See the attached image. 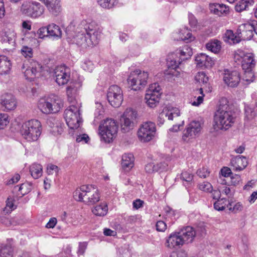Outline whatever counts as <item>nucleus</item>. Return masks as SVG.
Returning a JSON list of instances; mask_svg holds the SVG:
<instances>
[{"label":"nucleus","instance_id":"ea45409f","mask_svg":"<svg viewBox=\"0 0 257 257\" xmlns=\"http://www.w3.org/2000/svg\"><path fill=\"white\" fill-rule=\"evenodd\" d=\"M180 178L183 184L187 187L190 185L193 179V175L188 171H183L181 174Z\"/></svg>","mask_w":257,"mask_h":257},{"label":"nucleus","instance_id":"ddd939ff","mask_svg":"<svg viewBox=\"0 0 257 257\" xmlns=\"http://www.w3.org/2000/svg\"><path fill=\"white\" fill-rule=\"evenodd\" d=\"M107 98L112 106L114 107H119L123 101V94L121 89L116 85L110 86L107 91Z\"/></svg>","mask_w":257,"mask_h":257},{"label":"nucleus","instance_id":"bb28decb","mask_svg":"<svg viewBox=\"0 0 257 257\" xmlns=\"http://www.w3.org/2000/svg\"><path fill=\"white\" fill-rule=\"evenodd\" d=\"M255 65V61L253 54L247 53L244 56L241 65L244 71L252 70Z\"/></svg>","mask_w":257,"mask_h":257},{"label":"nucleus","instance_id":"c9c22d12","mask_svg":"<svg viewBox=\"0 0 257 257\" xmlns=\"http://www.w3.org/2000/svg\"><path fill=\"white\" fill-rule=\"evenodd\" d=\"M253 0H240L239 1L235 7L236 11L241 12L247 9L253 4Z\"/></svg>","mask_w":257,"mask_h":257},{"label":"nucleus","instance_id":"6e6d98bb","mask_svg":"<svg viewBox=\"0 0 257 257\" xmlns=\"http://www.w3.org/2000/svg\"><path fill=\"white\" fill-rule=\"evenodd\" d=\"M158 165H155L153 163H150L145 166V170L148 173H152L158 171Z\"/></svg>","mask_w":257,"mask_h":257},{"label":"nucleus","instance_id":"f3484780","mask_svg":"<svg viewBox=\"0 0 257 257\" xmlns=\"http://www.w3.org/2000/svg\"><path fill=\"white\" fill-rule=\"evenodd\" d=\"M244 114L246 125L257 126V108L253 105H245Z\"/></svg>","mask_w":257,"mask_h":257},{"label":"nucleus","instance_id":"9b49d317","mask_svg":"<svg viewBox=\"0 0 257 257\" xmlns=\"http://www.w3.org/2000/svg\"><path fill=\"white\" fill-rule=\"evenodd\" d=\"M23 12L32 18H38L44 13V8L39 3L33 1H25L21 8Z\"/></svg>","mask_w":257,"mask_h":257},{"label":"nucleus","instance_id":"f704fd0d","mask_svg":"<svg viewBox=\"0 0 257 257\" xmlns=\"http://www.w3.org/2000/svg\"><path fill=\"white\" fill-rule=\"evenodd\" d=\"M108 211L107 205L106 203H101L97 205L92 210V213L96 216H104Z\"/></svg>","mask_w":257,"mask_h":257},{"label":"nucleus","instance_id":"8fccbe9b","mask_svg":"<svg viewBox=\"0 0 257 257\" xmlns=\"http://www.w3.org/2000/svg\"><path fill=\"white\" fill-rule=\"evenodd\" d=\"M180 36L179 38V40H189L190 41L193 40L194 38L191 33L188 31L187 30H184L182 31L179 33Z\"/></svg>","mask_w":257,"mask_h":257},{"label":"nucleus","instance_id":"5fc2aeb1","mask_svg":"<svg viewBox=\"0 0 257 257\" xmlns=\"http://www.w3.org/2000/svg\"><path fill=\"white\" fill-rule=\"evenodd\" d=\"M196 80L199 82L206 84L208 81V78L203 72H200L195 76Z\"/></svg>","mask_w":257,"mask_h":257},{"label":"nucleus","instance_id":"f8f14e48","mask_svg":"<svg viewBox=\"0 0 257 257\" xmlns=\"http://www.w3.org/2000/svg\"><path fill=\"white\" fill-rule=\"evenodd\" d=\"M202 124L199 121L193 120L190 122L184 130L182 139L184 141L188 142L191 140L198 137L201 132Z\"/></svg>","mask_w":257,"mask_h":257},{"label":"nucleus","instance_id":"49530a36","mask_svg":"<svg viewBox=\"0 0 257 257\" xmlns=\"http://www.w3.org/2000/svg\"><path fill=\"white\" fill-rule=\"evenodd\" d=\"M32 184L30 182H26L21 184L19 188V191L21 194L24 195L30 192L32 189Z\"/></svg>","mask_w":257,"mask_h":257},{"label":"nucleus","instance_id":"13d9d810","mask_svg":"<svg viewBox=\"0 0 257 257\" xmlns=\"http://www.w3.org/2000/svg\"><path fill=\"white\" fill-rule=\"evenodd\" d=\"M196 173L200 177L205 178L209 176L210 172L206 168L203 167L198 169Z\"/></svg>","mask_w":257,"mask_h":257},{"label":"nucleus","instance_id":"dca6fc26","mask_svg":"<svg viewBox=\"0 0 257 257\" xmlns=\"http://www.w3.org/2000/svg\"><path fill=\"white\" fill-rule=\"evenodd\" d=\"M42 67L38 62L32 61L25 70L24 73L26 78L29 80H32L35 78H38L41 76Z\"/></svg>","mask_w":257,"mask_h":257},{"label":"nucleus","instance_id":"c85d7f7f","mask_svg":"<svg viewBox=\"0 0 257 257\" xmlns=\"http://www.w3.org/2000/svg\"><path fill=\"white\" fill-rule=\"evenodd\" d=\"M47 34L49 37L59 39L62 37V31L60 27L54 23L48 25Z\"/></svg>","mask_w":257,"mask_h":257},{"label":"nucleus","instance_id":"09e8293b","mask_svg":"<svg viewBox=\"0 0 257 257\" xmlns=\"http://www.w3.org/2000/svg\"><path fill=\"white\" fill-rule=\"evenodd\" d=\"M244 73L242 77V80L246 81L247 84L253 82L254 78V73L252 70L244 71Z\"/></svg>","mask_w":257,"mask_h":257},{"label":"nucleus","instance_id":"4468645a","mask_svg":"<svg viewBox=\"0 0 257 257\" xmlns=\"http://www.w3.org/2000/svg\"><path fill=\"white\" fill-rule=\"evenodd\" d=\"M56 82L59 85L66 84L70 78V69L65 65L56 67L54 70Z\"/></svg>","mask_w":257,"mask_h":257},{"label":"nucleus","instance_id":"473e14b6","mask_svg":"<svg viewBox=\"0 0 257 257\" xmlns=\"http://www.w3.org/2000/svg\"><path fill=\"white\" fill-rule=\"evenodd\" d=\"M224 40L230 44H234L240 42L241 39L239 37L235 36L232 31L227 30L224 34Z\"/></svg>","mask_w":257,"mask_h":257},{"label":"nucleus","instance_id":"58836bf2","mask_svg":"<svg viewBox=\"0 0 257 257\" xmlns=\"http://www.w3.org/2000/svg\"><path fill=\"white\" fill-rule=\"evenodd\" d=\"M98 4L103 9L110 10L115 7L118 0H96Z\"/></svg>","mask_w":257,"mask_h":257},{"label":"nucleus","instance_id":"e433bc0d","mask_svg":"<svg viewBox=\"0 0 257 257\" xmlns=\"http://www.w3.org/2000/svg\"><path fill=\"white\" fill-rule=\"evenodd\" d=\"M206 48L208 50L216 53L218 52L221 49V43L217 40H213L206 44Z\"/></svg>","mask_w":257,"mask_h":257},{"label":"nucleus","instance_id":"72a5a7b5","mask_svg":"<svg viewBox=\"0 0 257 257\" xmlns=\"http://www.w3.org/2000/svg\"><path fill=\"white\" fill-rule=\"evenodd\" d=\"M30 172L34 179H38L42 175V166L39 164L34 163L30 167Z\"/></svg>","mask_w":257,"mask_h":257},{"label":"nucleus","instance_id":"0e129e2a","mask_svg":"<svg viewBox=\"0 0 257 257\" xmlns=\"http://www.w3.org/2000/svg\"><path fill=\"white\" fill-rule=\"evenodd\" d=\"M219 174L223 177H227L232 175V172L229 168L224 167L221 169Z\"/></svg>","mask_w":257,"mask_h":257},{"label":"nucleus","instance_id":"6e6552de","mask_svg":"<svg viewBox=\"0 0 257 257\" xmlns=\"http://www.w3.org/2000/svg\"><path fill=\"white\" fill-rule=\"evenodd\" d=\"M148 78L147 72L136 70L131 73L127 78V82L132 89L137 91L146 86Z\"/></svg>","mask_w":257,"mask_h":257},{"label":"nucleus","instance_id":"5701e85b","mask_svg":"<svg viewBox=\"0 0 257 257\" xmlns=\"http://www.w3.org/2000/svg\"><path fill=\"white\" fill-rule=\"evenodd\" d=\"M14 248L13 239H8L6 243L0 244V257H14Z\"/></svg>","mask_w":257,"mask_h":257},{"label":"nucleus","instance_id":"c03bdc74","mask_svg":"<svg viewBox=\"0 0 257 257\" xmlns=\"http://www.w3.org/2000/svg\"><path fill=\"white\" fill-rule=\"evenodd\" d=\"M228 203V202L226 199H218L214 203V208L218 211L223 210L227 207Z\"/></svg>","mask_w":257,"mask_h":257},{"label":"nucleus","instance_id":"cd10ccee","mask_svg":"<svg viewBox=\"0 0 257 257\" xmlns=\"http://www.w3.org/2000/svg\"><path fill=\"white\" fill-rule=\"evenodd\" d=\"M121 167L126 171H130L134 166V157L131 153L124 154L122 156Z\"/></svg>","mask_w":257,"mask_h":257},{"label":"nucleus","instance_id":"b1692460","mask_svg":"<svg viewBox=\"0 0 257 257\" xmlns=\"http://www.w3.org/2000/svg\"><path fill=\"white\" fill-rule=\"evenodd\" d=\"M193 54L192 50L188 45L180 47L175 51V55L182 62L189 59Z\"/></svg>","mask_w":257,"mask_h":257},{"label":"nucleus","instance_id":"a18cd8bd","mask_svg":"<svg viewBox=\"0 0 257 257\" xmlns=\"http://www.w3.org/2000/svg\"><path fill=\"white\" fill-rule=\"evenodd\" d=\"M96 109L94 112V120L100 119L104 112V108L101 103L96 102Z\"/></svg>","mask_w":257,"mask_h":257},{"label":"nucleus","instance_id":"a878e982","mask_svg":"<svg viewBox=\"0 0 257 257\" xmlns=\"http://www.w3.org/2000/svg\"><path fill=\"white\" fill-rule=\"evenodd\" d=\"M233 170L235 171L243 170L247 165V159L242 156H238L231 161Z\"/></svg>","mask_w":257,"mask_h":257},{"label":"nucleus","instance_id":"f03ea898","mask_svg":"<svg viewBox=\"0 0 257 257\" xmlns=\"http://www.w3.org/2000/svg\"><path fill=\"white\" fill-rule=\"evenodd\" d=\"M228 105H220L214 116L213 128L216 131H226L234 122L235 118Z\"/></svg>","mask_w":257,"mask_h":257},{"label":"nucleus","instance_id":"412c9836","mask_svg":"<svg viewBox=\"0 0 257 257\" xmlns=\"http://www.w3.org/2000/svg\"><path fill=\"white\" fill-rule=\"evenodd\" d=\"M197 66L200 67L210 68L214 64V61L205 53L198 54L195 57Z\"/></svg>","mask_w":257,"mask_h":257},{"label":"nucleus","instance_id":"338daca9","mask_svg":"<svg viewBox=\"0 0 257 257\" xmlns=\"http://www.w3.org/2000/svg\"><path fill=\"white\" fill-rule=\"evenodd\" d=\"M21 177L19 174H15L7 182V185H12L17 183L20 179Z\"/></svg>","mask_w":257,"mask_h":257},{"label":"nucleus","instance_id":"680f3d73","mask_svg":"<svg viewBox=\"0 0 257 257\" xmlns=\"http://www.w3.org/2000/svg\"><path fill=\"white\" fill-rule=\"evenodd\" d=\"M241 178L239 175L234 174L230 176V183L232 185L236 186L241 181Z\"/></svg>","mask_w":257,"mask_h":257},{"label":"nucleus","instance_id":"bf43d9fd","mask_svg":"<svg viewBox=\"0 0 257 257\" xmlns=\"http://www.w3.org/2000/svg\"><path fill=\"white\" fill-rule=\"evenodd\" d=\"M198 90L201 95L198 96L197 99L192 102V104L194 106H199L201 103H202L203 100L204 95L203 94L202 88H199Z\"/></svg>","mask_w":257,"mask_h":257},{"label":"nucleus","instance_id":"aec40b11","mask_svg":"<svg viewBox=\"0 0 257 257\" xmlns=\"http://www.w3.org/2000/svg\"><path fill=\"white\" fill-rule=\"evenodd\" d=\"M180 116V111L177 108L169 109L165 107L163 111L159 114L158 116V121L160 124H163L165 117H168L169 120H173L174 118H177Z\"/></svg>","mask_w":257,"mask_h":257},{"label":"nucleus","instance_id":"393cba45","mask_svg":"<svg viewBox=\"0 0 257 257\" xmlns=\"http://www.w3.org/2000/svg\"><path fill=\"white\" fill-rule=\"evenodd\" d=\"M179 233L184 243L192 242L196 234L194 228L190 226L184 227L179 231Z\"/></svg>","mask_w":257,"mask_h":257},{"label":"nucleus","instance_id":"864d4df0","mask_svg":"<svg viewBox=\"0 0 257 257\" xmlns=\"http://www.w3.org/2000/svg\"><path fill=\"white\" fill-rule=\"evenodd\" d=\"M21 53L25 58H32L33 51L32 48L24 46L21 49Z\"/></svg>","mask_w":257,"mask_h":257},{"label":"nucleus","instance_id":"1a4fd4ad","mask_svg":"<svg viewBox=\"0 0 257 257\" xmlns=\"http://www.w3.org/2000/svg\"><path fill=\"white\" fill-rule=\"evenodd\" d=\"M161 90V87L157 83H154L149 85L145 98L146 102L149 107L155 108L157 106L160 99Z\"/></svg>","mask_w":257,"mask_h":257},{"label":"nucleus","instance_id":"f257e3e1","mask_svg":"<svg viewBox=\"0 0 257 257\" xmlns=\"http://www.w3.org/2000/svg\"><path fill=\"white\" fill-rule=\"evenodd\" d=\"M75 35L71 40L73 43L82 48L92 47L98 44L101 32L92 24L82 22Z\"/></svg>","mask_w":257,"mask_h":257},{"label":"nucleus","instance_id":"79ce46f5","mask_svg":"<svg viewBox=\"0 0 257 257\" xmlns=\"http://www.w3.org/2000/svg\"><path fill=\"white\" fill-rule=\"evenodd\" d=\"M121 125L122 130L124 132H126L134 127V122L132 120L122 117L121 119Z\"/></svg>","mask_w":257,"mask_h":257},{"label":"nucleus","instance_id":"2f4dec72","mask_svg":"<svg viewBox=\"0 0 257 257\" xmlns=\"http://www.w3.org/2000/svg\"><path fill=\"white\" fill-rule=\"evenodd\" d=\"M210 10L213 14L221 16L228 12L229 8L224 4H215L210 6Z\"/></svg>","mask_w":257,"mask_h":257},{"label":"nucleus","instance_id":"052dcab7","mask_svg":"<svg viewBox=\"0 0 257 257\" xmlns=\"http://www.w3.org/2000/svg\"><path fill=\"white\" fill-rule=\"evenodd\" d=\"M90 139L88 137V136L86 134H82L81 135H79L77 137L76 141L77 143H81L82 144H85L87 143Z\"/></svg>","mask_w":257,"mask_h":257},{"label":"nucleus","instance_id":"de8ad7c7","mask_svg":"<svg viewBox=\"0 0 257 257\" xmlns=\"http://www.w3.org/2000/svg\"><path fill=\"white\" fill-rule=\"evenodd\" d=\"M137 113L136 110L131 108H127L125 109L122 117L129 119L134 120L137 117Z\"/></svg>","mask_w":257,"mask_h":257},{"label":"nucleus","instance_id":"6ab92c4d","mask_svg":"<svg viewBox=\"0 0 257 257\" xmlns=\"http://www.w3.org/2000/svg\"><path fill=\"white\" fill-rule=\"evenodd\" d=\"M184 244L181 235L179 232H173L170 234L166 241V245L170 248H179Z\"/></svg>","mask_w":257,"mask_h":257},{"label":"nucleus","instance_id":"a19ab883","mask_svg":"<svg viewBox=\"0 0 257 257\" xmlns=\"http://www.w3.org/2000/svg\"><path fill=\"white\" fill-rule=\"evenodd\" d=\"M227 208L229 211L234 213H236L242 211L243 209V206L242 204L239 202H228Z\"/></svg>","mask_w":257,"mask_h":257},{"label":"nucleus","instance_id":"7ed1b4c3","mask_svg":"<svg viewBox=\"0 0 257 257\" xmlns=\"http://www.w3.org/2000/svg\"><path fill=\"white\" fill-rule=\"evenodd\" d=\"M73 197L76 201L83 202L87 205H93L99 201L100 194L94 186L82 185L75 190Z\"/></svg>","mask_w":257,"mask_h":257},{"label":"nucleus","instance_id":"a211bd4d","mask_svg":"<svg viewBox=\"0 0 257 257\" xmlns=\"http://www.w3.org/2000/svg\"><path fill=\"white\" fill-rule=\"evenodd\" d=\"M223 79L228 86L234 87L238 85L240 80V77L239 72L237 71L225 70L223 73Z\"/></svg>","mask_w":257,"mask_h":257},{"label":"nucleus","instance_id":"4be33fe9","mask_svg":"<svg viewBox=\"0 0 257 257\" xmlns=\"http://www.w3.org/2000/svg\"><path fill=\"white\" fill-rule=\"evenodd\" d=\"M182 62L177 57H169L167 60L168 70L166 71L167 74H170L173 76L177 77L180 75V72L177 70Z\"/></svg>","mask_w":257,"mask_h":257},{"label":"nucleus","instance_id":"c756f323","mask_svg":"<svg viewBox=\"0 0 257 257\" xmlns=\"http://www.w3.org/2000/svg\"><path fill=\"white\" fill-rule=\"evenodd\" d=\"M45 5L49 11L54 15H57L61 11L59 0H47Z\"/></svg>","mask_w":257,"mask_h":257},{"label":"nucleus","instance_id":"39448f33","mask_svg":"<svg viewBox=\"0 0 257 257\" xmlns=\"http://www.w3.org/2000/svg\"><path fill=\"white\" fill-rule=\"evenodd\" d=\"M81 107V102L74 100L71 102V105L64 111V118L70 129L78 128L82 122L80 116Z\"/></svg>","mask_w":257,"mask_h":257},{"label":"nucleus","instance_id":"37998d69","mask_svg":"<svg viewBox=\"0 0 257 257\" xmlns=\"http://www.w3.org/2000/svg\"><path fill=\"white\" fill-rule=\"evenodd\" d=\"M243 27L247 29L250 34L249 37H252V31H254L257 35V22L252 21L251 22L242 25Z\"/></svg>","mask_w":257,"mask_h":257},{"label":"nucleus","instance_id":"774afa93","mask_svg":"<svg viewBox=\"0 0 257 257\" xmlns=\"http://www.w3.org/2000/svg\"><path fill=\"white\" fill-rule=\"evenodd\" d=\"M87 246V243L86 242H80L79 244L77 253L80 255L83 254L85 251Z\"/></svg>","mask_w":257,"mask_h":257},{"label":"nucleus","instance_id":"0eeeda50","mask_svg":"<svg viewBox=\"0 0 257 257\" xmlns=\"http://www.w3.org/2000/svg\"><path fill=\"white\" fill-rule=\"evenodd\" d=\"M98 131L101 140L110 143L116 136L118 124L113 119L106 118L100 123Z\"/></svg>","mask_w":257,"mask_h":257},{"label":"nucleus","instance_id":"7c9ffc66","mask_svg":"<svg viewBox=\"0 0 257 257\" xmlns=\"http://www.w3.org/2000/svg\"><path fill=\"white\" fill-rule=\"evenodd\" d=\"M12 64L10 60L6 56L3 55L0 61V74H8L11 69Z\"/></svg>","mask_w":257,"mask_h":257},{"label":"nucleus","instance_id":"423d86ee","mask_svg":"<svg viewBox=\"0 0 257 257\" xmlns=\"http://www.w3.org/2000/svg\"><path fill=\"white\" fill-rule=\"evenodd\" d=\"M20 131L22 136L28 141H36L41 134V123L37 119L29 120L23 124Z\"/></svg>","mask_w":257,"mask_h":257},{"label":"nucleus","instance_id":"9d476101","mask_svg":"<svg viewBox=\"0 0 257 257\" xmlns=\"http://www.w3.org/2000/svg\"><path fill=\"white\" fill-rule=\"evenodd\" d=\"M156 132V124L151 121L143 123L138 131V137L143 142H148L153 140Z\"/></svg>","mask_w":257,"mask_h":257},{"label":"nucleus","instance_id":"3c124183","mask_svg":"<svg viewBox=\"0 0 257 257\" xmlns=\"http://www.w3.org/2000/svg\"><path fill=\"white\" fill-rule=\"evenodd\" d=\"M199 189L206 192H210L212 191V185L208 182H203L198 184Z\"/></svg>","mask_w":257,"mask_h":257},{"label":"nucleus","instance_id":"2eb2a0df","mask_svg":"<svg viewBox=\"0 0 257 257\" xmlns=\"http://www.w3.org/2000/svg\"><path fill=\"white\" fill-rule=\"evenodd\" d=\"M17 106L15 97L11 93H5L0 96V109L5 111L14 110Z\"/></svg>","mask_w":257,"mask_h":257},{"label":"nucleus","instance_id":"4d7b16f0","mask_svg":"<svg viewBox=\"0 0 257 257\" xmlns=\"http://www.w3.org/2000/svg\"><path fill=\"white\" fill-rule=\"evenodd\" d=\"M48 26L47 27H42L39 29L37 31V34L39 38L43 39L45 37H49L47 34Z\"/></svg>","mask_w":257,"mask_h":257},{"label":"nucleus","instance_id":"20e7f679","mask_svg":"<svg viewBox=\"0 0 257 257\" xmlns=\"http://www.w3.org/2000/svg\"><path fill=\"white\" fill-rule=\"evenodd\" d=\"M63 105L62 99L54 94L41 98L38 103L39 109L42 113L46 114L59 112Z\"/></svg>","mask_w":257,"mask_h":257},{"label":"nucleus","instance_id":"603ef678","mask_svg":"<svg viewBox=\"0 0 257 257\" xmlns=\"http://www.w3.org/2000/svg\"><path fill=\"white\" fill-rule=\"evenodd\" d=\"M9 123V120L8 114L0 113V130L4 128Z\"/></svg>","mask_w":257,"mask_h":257},{"label":"nucleus","instance_id":"e2e57ef3","mask_svg":"<svg viewBox=\"0 0 257 257\" xmlns=\"http://www.w3.org/2000/svg\"><path fill=\"white\" fill-rule=\"evenodd\" d=\"M58 167L54 165H49L47 167V171L49 175H52L53 174H57L58 172Z\"/></svg>","mask_w":257,"mask_h":257},{"label":"nucleus","instance_id":"69168bd1","mask_svg":"<svg viewBox=\"0 0 257 257\" xmlns=\"http://www.w3.org/2000/svg\"><path fill=\"white\" fill-rule=\"evenodd\" d=\"M156 229L159 231L163 232L167 228L166 223L163 221H158L156 223Z\"/></svg>","mask_w":257,"mask_h":257},{"label":"nucleus","instance_id":"4c0bfd02","mask_svg":"<svg viewBox=\"0 0 257 257\" xmlns=\"http://www.w3.org/2000/svg\"><path fill=\"white\" fill-rule=\"evenodd\" d=\"M16 33L13 30H9L5 33L4 38V42L14 46L16 44Z\"/></svg>","mask_w":257,"mask_h":257}]
</instances>
